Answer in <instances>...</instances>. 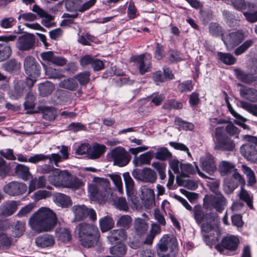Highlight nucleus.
Listing matches in <instances>:
<instances>
[{
	"label": "nucleus",
	"instance_id": "obj_1",
	"mask_svg": "<svg viewBox=\"0 0 257 257\" xmlns=\"http://www.w3.org/2000/svg\"><path fill=\"white\" fill-rule=\"evenodd\" d=\"M57 221L56 214L47 207H41L29 218V224L37 233L51 231Z\"/></svg>",
	"mask_w": 257,
	"mask_h": 257
},
{
	"label": "nucleus",
	"instance_id": "obj_2",
	"mask_svg": "<svg viewBox=\"0 0 257 257\" xmlns=\"http://www.w3.org/2000/svg\"><path fill=\"white\" fill-rule=\"evenodd\" d=\"M75 231L78 234L81 245L88 248L97 242L100 235L96 225L85 222L79 223L76 227Z\"/></svg>",
	"mask_w": 257,
	"mask_h": 257
},
{
	"label": "nucleus",
	"instance_id": "obj_3",
	"mask_svg": "<svg viewBox=\"0 0 257 257\" xmlns=\"http://www.w3.org/2000/svg\"><path fill=\"white\" fill-rule=\"evenodd\" d=\"M48 180L50 183L55 186H62L72 189H78L83 185L82 181L76 177L72 176L70 173L66 171H60L54 172L49 176Z\"/></svg>",
	"mask_w": 257,
	"mask_h": 257
},
{
	"label": "nucleus",
	"instance_id": "obj_4",
	"mask_svg": "<svg viewBox=\"0 0 257 257\" xmlns=\"http://www.w3.org/2000/svg\"><path fill=\"white\" fill-rule=\"evenodd\" d=\"M156 250L160 257H175L178 252L176 239L172 235H164L158 243Z\"/></svg>",
	"mask_w": 257,
	"mask_h": 257
},
{
	"label": "nucleus",
	"instance_id": "obj_5",
	"mask_svg": "<svg viewBox=\"0 0 257 257\" xmlns=\"http://www.w3.org/2000/svg\"><path fill=\"white\" fill-rule=\"evenodd\" d=\"M214 149L222 151H233L235 144L233 140L225 134L221 127H217L215 130Z\"/></svg>",
	"mask_w": 257,
	"mask_h": 257
},
{
	"label": "nucleus",
	"instance_id": "obj_6",
	"mask_svg": "<svg viewBox=\"0 0 257 257\" xmlns=\"http://www.w3.org/2000/svg\"><path fill=\"white\" fill-rule=\"evenodd\" d=\"M107 158L110 161H113V164L119 167L126 165L130 161L131 156L122 147H116L107 154Z\"/></svg>",
	"mask_w": 257,
	"mask_h": 257
},
{
	"label": "nucleus",
	"instance_id": "obj_7",
	"mask_svg": "<svg viewBox=\"0 0 257 257\" xmlns=\"http://www.w3.org/2000/svg\"><path fill=\"white\" fill-rule=\"evenodd\" d=\"M71 211L73 213L75 219L81 221L85 219L87 217L92 221L96 220V214L92 208H89L84 205H75L72 207Z\"/></svg>",
	"mask_w": 257,
	"mask_h": 257
},
{
	"label": "nucleus",
	"instance_id": "obj_8",
	"mask_svg": "<svg viewBox=\"0 0 257 257\" xmlns=\"http://www.w3.org/2000/svg\"><path fill=\"white\" fill-rule=\"evenodd\" d=\"M17 36L13 35L0 36V62L9 58L12 54V50L9 42L14 41Z\"/></svg>",
	"mask_w": 257,
	"mask_h": 257
},
{
	"label": "nucleus",
	"instance_id": "obj_9",
	"mask_svg": "<svg viewBox=\"0 0 257 257\" xmlns=\"http://www.w3.org/2000/svg\"><path fill=\"white\" fill-rule=\"evenodd\" d=\"M244 34L240 30L231 32L222 36V40L227 49H231L238 46L244 39Z\"/></svg>",
	"mask_w": 257,
	"mask_h": 257
},
{
	"label": "nucleus",
	"instance_id": "obj_10",
	"mask_svg": "<svg viewBox=\"0 0 257 257\" xmlns=\"http://www.w3.org/2000/svg\"><path fill=\"white\" fill-rule=\"evenodd\" d=\"M25 72L29 76L36 78L40 74L41 66L36 60L32 56H27L24 61Z\"/></svg>",
	"mask_w": 257,
	"mask_h": 257
},
{
	"label": "nucleus",
	"instance_id": "obj_11",
	"mask_svg": "<svg viewBox=\"0 0 257 257\" xmlns=\"http://www.w3.org/2000/svg\"><path fill=\"white\" fill-rule=\"evenodd\" d=\"M3 189L8 195L15 196L25 193L27 190V186L24 183L13 181L6 184Z\"/></svg>",
	"mask_w": 257,
	"mask_h": 257
},
{
	"label": "nucleus",
	"instance_id": "obj_12",
	"mask_svg": "<svg viewBox=\"0 0 257 257\" xmlns=\"http://www.w3.org/2000/svg\"><path fill=\"white\" fill-rule=\"evenodd\" d=\"M35 43V36L27 33L19 37L16 47L20 51H29L34 48Z\"/></svg>",
	"mask_w": 257,
	"mask_h": 257
},
{
	"label": "nucleus",
	"instance_id": "obj_13",
	"mask_svg": "<svg viewBox=\"0 0 257 257\" xmlns=\"http://www.w3.org/2000/svg\"><path fill=\"white\" fill-rule=\"evenodd\" d=\"M109 190V182L107 181H104L103 184L99 183L97 185H90L88 187L89 192L92 197L96 199L105 197Z\"/></svg>",
	"mask_w": 257,
	"mask_h": 257
},
{
	"label": "nucleus",
	"instance_id": "obj_14",
	"mask_svg": "<svg viewBox=\"0 0 257 257\" xmlns=\"http://www.w3.org/2000/svg\"><path fill=\"white\" fill-rule=\"evenodd\" d=\"M131 61L136 63L141 74L150 71L151 63L150 57H147L144 54L135 56L131 58Z\"/></svg>",
	"mask_w": 257,
	"mask_h": 257
},
{
	"label": "nucleus",
	"instance_id": "obj_15",
	"mask_svg": "<svg viewBox=\"0 0 257 257\" xmlns=\"http://www.w3.org/2000/svg\"><path fill=\"white\" fill-rule=\"evenodd\" d=\"M26 91L25 81L15 79L13 81V87L9 90L8 94L11 98L17 99L23 96Z\"/></svg>",
	"mask_w": 257,
	"mask_h": 257
},
{
	"label": "nucleus",
	"instance_id": "obj_16",
	"mask_svg": "<svg viewBox=\"0 0 257 257\" xmlns=\"http://www.w3.org/2000/svg\"><path fill=\"white\" fill-rule=\"evenodd\" d=\"M141 198L145 206L147 208L152 207L155 202V193L152 189L147 186L141 188Z\"/></svg>",
	"mask_w": 257,
	"mask_h": 257
},
{
	"label": "nucleus",
	"instance_id": "obj_17",
	"mask_svg": "<svg viewBox=\"0 0 257 257\" xmlns=\"http://www.w3.org/2000/svg\"><path fill=\"white\" fill-rule=\"evenodd\" d=\"M241 155L248 161L257 164V149L249 143L242 145L240 149Z\"/></svg>",
	"mask_w": 257,
	"mask_h": 257
},
{
	"label": "nucleus",
	"instance_id": "obj_18",
	"mask_svg": "<svg viewBox=\"0 0 257 257\" xmlns=\"http://www.w3.org/2000/svg\"><path fill=\"white\" fill-rule=\"evenodd\" d=\"M216 194L215 196H212L208 198V203L217 211L221 212L226 204L227 200L220 192H216Z\"/></svg>",
	"mask_w": 257,
	"mask_h": 257
},
{
	"label": "nucleus",
	"instance_id": "obj_19",
	"mask_svg": "<svg viewBox=\"0 0 257 257\" xmlns=\"http://www.w3.org/2000/svg\"><path fill=\"white\" fill-rule=\"evenodd\" d=\"M200 163L203 170L209 174L212 175L217 170L214 157L209 154H207L204 157H201Z\"/></svg>",
	"mask_w": 257,
	"mask_h": 257
},
{
	"label": "nucleus",
	"instance_id": "obj_20",
	"mask_svg": "<svg viewBox=\"0 0 257 257\" xmlns=\"http://www.w3.org/2000/svg\"><path fill=\"white\" fill-rule=\"evenodd\" d=\"M180 171L179 175L177 177H180L182 178H186L190 175L195 174L196 171L201 176H203V174L200 172L198 166L195 164V167L190 164H180Z\"/></svg>",
	"mask_w": 257,
	"mask_h": 257
},
{
	"label": "nucleus",
	"instance_id": "obj_21",
	"mask_svg": "<svg viewBox=\"0 0 257 257\" xmlns=\"http://www.w3.org/2000/svg\"><path fill=\"white\" fill-rule=\"evenodd\" d=\"M35 242L38 247L46 248L52 246L55 244V240L53 235L43 234L37 236Z\"/></svg>",
	"mask_w": 257,
	"mask_h": 257
},
{
	"label": "nucleus",
	"instance_id": "obj_22",
	"mask_svg": "<svg viewBox=\"0 0 257 257\" xmlns=\"http://www.w3.org/2000/svg\"><path fill=\"white\" fill-rule=\"evenodd\" d=\"M237 85L242 86L239 90L240 94L242 97L252 102H257V90L253 88L242 86L239 83Z\"/></svg>",
	"mask_w": 257,
	"mask_h": 257
},
{
	"label": "nucleus",
	"instance_id": "obj_23",
	"mask_svg": "<svg viewBox=\"0 0 257 257\" xmlns=\"http://www.w3.org/2000/svg\"><path fill=\"white\" fill-rule=\"evenodd\" d=\"M18 203L17 201L11 200L6 202L0 207V212L5 216L13 214L17 210Z\"/></svg>",
	"mask_w": 257,
	"mask_h": 257
},
{
	"label": "nucleus",
	"instance_id": "obj_24",
	"mask_svg": "<svg viewBox=\"0 0 257 257\" xmlns=\"http://www.w3.org/2000/svg\"><path fill=\"white\" fill-rule=\"evenodd\" d=\"M154 156V152L153 151H149L140 155L138 157H136L133 160V163L137 167H140L144 165H150Z\"/></svg>",
	"mask_w": 257,
	"mask_h": 257
},
{
	"label": "nucleus",
	"instance_id": "obj_25",
	"mask_svg": "<svg viewBox=\"0 0 257 257\" xmlns=\"http://www.w3.org/2000/svg\"><path fill=\"white\" fill-rule=\"evenodd\" d=\"M126 237V232L125 230L124 229H119L111 230L108 238L112 244H114L117 242H120L125 240Z\"/></svg>",
	"mask_w": 257,
	"mask_h": 257
},
{
	"label": "nucleus",
	"instance_id": "obj_26",
	"mask_svg": "<svg viewBox=\"0 0 257 257\" xmlns=\"http://www.w3.org/2000/svg\"><path fill=\"white\" fill-rule=\"evenodd\" d=\"M32 11L36 13L37 15L41 18H44V25L46 27H50L52 26L51 21L53 20V17L48 14L47 12L41 9L37 5L33 6Z\"/></svg>",
	"mask_w": 257,
	"mask_h": 257
},
{
	"label": "nucleus",
	"instance_id": "obj_27",
	"mask_svg": "<svg viewBox=\"0 0 257 257\" xmlns=\"http://www.w3.org/2000/svg\"><path fill=\"white\" fill-rule=\"evenodd\" d=\"M106 149V147L103 145H100L97 143L93 144L90 147L88 157L91 159H98L104 154Z\"/></svg>",
	"mask_w": 257,
	"mask_h": 257
},
{
	"label": "nucleus",
	"instance_id": "obj_28",
	"mask_svg": "<svg viewBox=\"0 0 257 257\" xmlns=\"http://www.w3.org/2000/svg\"><path fill=\"white\" fill-rule=\"evenodd\" d=\"M238 243V238L234 235L226 236L221 241L222 247L230 250H235L237 247Z\"/></svg>",
	"mask_w": 257,
	"mask_h": 257
},
{
	"label": "nucleus",
	"instance_id": "obj_29",
	"mask_svg": "<svg viewBox=\"0 0 257 257\" xmlns=\"http://www.w3.org/2000/svg\"><path fill=\"white\" fill-rule=\"evenodd\" d=\"M54 201L55 203L62 208H67L72 204L70 198L62 193H57L54 196Z\"/></svg>",
	"mask_w": 257,
	"mask_h": 257
},
{
	"label": "nucleus",
	"instance_id": "obj_30",
	"mask_svg": "<svg viewBox=\"0 0 257 257\" xmlns=\"http://www.w3.org/2000/svg\"><path fill=\"white\" fill-rule=\"evenodd\" d=\"M59 87L70 91H75L78 88V84L75 78H68L61 81Z\"/></svg>",
	"mask_w": 257,
	"mask_h": 257
},
{
	"label": "nucleus",
	"instance_id": "obj_31",
	"mask_svg": "<svg viewBox=\"0 0 257 257\" xmlns=\"http://www.w3.org/2000/svg\"><path fill=\"white\" fill-rule=\"evenodd\" d=\"M15 173L19 178L24 181L29 180L31 177L29 167L22 164H18L16 166Z\"/></svg>",
	"mask_w": 257,
	"mask_h": 257
},
{
	"label": "nucleus",
	"instance_id": "obj_32",
	"mask_svg": "<svg viewBox=\"0 0 257 257\" xmlns=\"http://www.w3.org/2000/svg\"><path fill=\"white\" fill-rule=\"evenodd\" d=\"M55 89V86L52 82L46 81L40 83L39 85V90L42 96H47Z\"/></svg>",
	"mask_w": 257,
	"mask_h": 257
},
{
	"label": "nucleus",
	"instance_id": "obj_33",
	"mask_svg": "<svg viewBox=\"0 0 257 257\" xmlns=\"http://www.w3.org/2000/svg\"><path fill=\"white\" fill-rule=\"evenodd\" d=\"M142 181L144 182L154 183L157 179L156 172L150 168H145L142 169Z\"/></svg>",
	"mask_w": 257,
	"mask_h": 257
},
{
	"label": "nucleus",
	"instance_id": "obj_34",
	"mask_svg": "<svg viewBox=\"0 0 257 257\" xmlns=\"http://www.w3.org/2000/svg\"><path fill=\"white\" fill-rule=\"evenodd\" d=\"M193 214L195 220L198 224L202 222L208 220V217L210 215L209 214H205L202 208L199 205H196L193 209Z\"/></svg>",
	"mask_w": 257,
	"mask_h": 257
},
{
	"label": "nucleus",
	"instance_id": "obj_35",
	"mask_svg": "<svg viewBox=\"0 0 257 257\" xmlns=\"http://www.w3.org/2000/svg\"><path fill=\"white\" fill-rule=\"evenodd\" d=\"M234 164L230 161H222L218 165V171L222 176L227 175L234 169Z\"/></svg>",
	"mask_w": 257,
	"mask_h": 257
},
{
	"label": "nucleus",
	"instance_id": "obj_36",
	"mask_svg": "<svg viewBox=\"0 0 257 257\" xmlns=\"http://www.w3.org/2000/svg\"><path fill=\"white\" fill-rule=\"evenodd\" d=\"M236 78L242 82L246 83H250L255 81L253 74L246 73L240 69L234 70Z\"/></svg>",
	"mask_w": 257,
	"mask_h": 257
},
{
	"label": "nucleus",
	"instance_id": "obj_37",
	"mask_svg": "<svg viewBox=\"0 0 257 257\" xmlns=\"http://www.w3.org/2000/svg\"><path fill=\"white\" fill-rule=\"evenodd\" d=\"M155 158L160 161H166L172 157V153L166 147H160L157 149L154 153Z\"/></svg>",
	"mask_w": 257,
	"mask_h": 257
},
{
	"label": "nucleus",
	"instance_id": "obj_38",
	"mask_svg": "<svg viewBox=\"0 0 257 257\" xmlns=\"http://www.w3.org/2000/svg\"><path fill=\"white\" fill-rule=\"evenodd\" d=\"M26 229V224L21 221H18L13 226L11 235L15 237H19L22 236Z\"/></svg>",
	"mask_w": 257,
	"mask_h": 257
},
{
	"label": "nucleus",
	"instance_id": "obj_39",
	"mask_svg": "<svg viewBox=\"0 0 257 257\" xmlns=\"http://www.w3.org/2000/svg\"><path fill=\"white\" fill-rule=\"evenodd\" d=\"M58 149H60V152L62 154V156H60L59 154L57 153H53L51 155H57L56 157V161L53 159H51V163H53L56 166L58 167V164L62 161L63 160L67 159L69 157V154L68 152V147L65 146H62L61 147L58 146L57 147Z\"/></svg>",
	"mask_w": 257,
	"mask_h": 257
},
{
	"label": "nucleus",
	"instance_id": "obj_40",
	"mask_svg": "<svg viewBox=\"0 0 257 257\" xmlns=\"http://www.w3.org/2000/svg\"><path fill=\"white\" fill-rule=\"evenodd\" d=\"M46 180L44 176H40L38 178L32 179L29 184V192L34 191L36 188H43L45 186Z\"/></svg>",
	"mask_w": 257,
	"mask_h": 257
},
{
	"label": "nucleus",
	"instance_id": "obj_41",
	"mask_svg": "<svg viewBox=\"0 0 257 257\" xmlns=\"http://www.w3.org/2000/svg\"><path fill=\"white\" fill-rule=\"evenodd\" d=\"M114 225V221L110 216H104L99 219V225L102 232H106L110 230L113 227Z\"/></svg>",
	"mask_w": 257,
	"mask_h": 257
},
{
	"label": "nucleus",
	"instance_id": "obj_42",
	"mask_svg": "<svg viewBox=\"0 0 257 257\" xmlns=\"http://www.w3.org/2000/svg\"><path fill=\"white\" fill-rule=\"evenodd\" d=\"M3 67L5 70L8 72L14 73L20 70L21 65L20 62L14 59L4 64Z\"/></svg>",
	"mask_w": 257,
	"mask_h": 257
},
{
	"label": "nucleus",
	"instance_id": "obj_43",
	"mask_svg": "<svg viewBox=\"0 0 257 257\" xmlns=\"http://www.w3.org/2000/svg\"><path fill=\"white\" fill-rule=\"evenodd\" d=\"M56 157L57 155H45L42 154H36L30 157L28 159V162L36 164L39 161H45L48 159L49 163H52L51 159H53L54 160L56 161Z\"/></svg>",
	"mask_w": 257,
	"mask_h": 257
},
{
	"label": "nucleus",
	"instance_id": "obj_44",
	"mask_svg": "<svg viewBox=\"0 0 257 257\" xmlns=\"http://www.w3.org/2000/svg\"><path fill=\"white\" fill-rule=\"evenodd\" d=\"M206 221L207 222H204L201 226L202 236L206 241H207V239H209V241H213L214 239L211 238V232L213 230V227L210 223L208 222V220Z\"/></svg>",
	"mask_w": 257,
	"mask_h": 257
},
{
	"label": "nucleus",
	"instance_id": "obj_45",
	"mask_svg": "<svg viewBox=\"0 0 257 257\" xmlns=\"http://www.w3.org/2000/svg\"><path fill=\"white\" fill-rule=\"evenodd\" d=\"M123 177L126 193L127 195L133 194L135 186V182L131 177L128 172L124 173L122 175Z\"/></svg>",
	"mask_w": 257,
	"mask_h": 257
},
{
	"label": "nucleus",
	"instance_id": "obj_46",
	"mask_svg": "<svg viewBox=\"0 0 257 257\" xmlns=\"http://www.w3.org/2000/svg\"><path fill=\"white\" fill-rule=\"evenodd\" d=\"M56 236L58 239L64 242H68L71 238L70 232L68 229L60 227L56 229Z\"/></svg>",
	"mask_w": 257,
	"mask_h": 257
},
{
	"label": "nucleus",
	"instance_id": "obj_47",
	"mask_svg": "<svg viewBox=\"0 0 257 257\" xmlns=\"http://www.w3.org/2000/svg\"><path fill=\"white\" fill-rule=\"evenodd\" d=\"M242 170L243 173L246 176L247 179V184L252 186L256 182V178L253 171L246 165H242Z\"/></svg>",
	"mask_w": 257,
	"mask_h": 257
},
{
	"label": "nucleus",
	"instance_id": "obj_48",
	"mask_svg": "<svg viewBox=\"0 0 257 257\" xmlns=\"http://www.w3.org/2000/svg\"><path fill=\"white\" fill-rule=\"evenodd\" d=\"M126 251V246L121 243L114 245L110 248V253L118 257H121L125 254Z\"/></svg>",
	"mask_w": 257,
	"mask_h": 257
},
{
	"label": "nucleus",
	"instance_id": "obj_49",
	"mask_svg": "<svg viewBox=\"0 0 257 257\" xmlns=\"http://www.w3.org/2000/svg\"><path fill=\"white\" fill-rule=\"evenodd\" d=\"M217 57L222 63L229 65L234 64L236 61L234 57L229 53L219 52L217 53Z\"/></svg>",
	"mask_w": 257,
	"mask_h": 257
},
{
	"label": "nucleus",
	"instance_id": "obj_50",
	"mask_svg": "<svg viewBox=\"0 0 257 257\" xmlns=\"http://www.w3.org/2000/svg\"><path fill=\"white\" fill-rule=\"evenodd\" d=\"M176 180L179 185H183L189 189L194 190L198 187V185L196 182L188 179L177 177Z\"/></svg>",
	"mask_w": 257,
	"mask_h": 257
},
{
	"label": "nucleus",
	"instance_id": "obj_51",
	"mask_svg": "<svg viewBox=\"0 0 257 257\" xmlns=\"http://www.w3.org/2000/svg\"><path fill=\"white\" fill-rule=\"evenodd\" d=\"M132 219L128 215H123L119 217L116 221V225L117 227H122L124 229L129 228L132 224Z\"/></svg>",
	"mask_w": 257,
	"mask_h": 257
},
{
	"label": "nucleus",
	"instance_id": "obj_52",
	"mask_svg": "<svg viewBox=\"0 0 257 257\" xmlns=\"http://www.w3.org/2000/svg\"><path fill=\"white\" fill-rule=\"evenodd\" d=\"M238 196L241 200L246 203L249 208H253L252 202V197L247 191L243 188L242 186L241 187V190L238 194Z\"/></svg>",
	"mask_w": 257,
	"mask_h": 257
},
{
	"label": "nucleus",
	"instance_id": "obj_53",
	"mask_svg": "<svg viewBox=\"0 0 257 257\" xmlns=\"http://www.w3.org/2000/svg\"><path fill=\"white\" fill-rule=\"evenodd\" d=\"M209 33L213 36L219 37L223 36L224 30L217 23H211L209 26Z\"/></svg>",
	"mask_w": 257,
	"mask_h": 257
},
{
	"label": "nucleus",
	"instance_id": "obj_54",
	"mask_svg": "<svg viewBox=\"0 0 257 257\" xmlns=\"http://www.w3.org/2000/svg\"><path fill=\"white\" fill-rule=\"evenodd\" d=\"M134 227L137 233L141 235L147 230L148 226L145 220L138 218L135 220Z\"/></svg>",
	"mask_w": 257,
	"mask_h": 257
},
{
	"label": "nucleus",
	"instance_id": "obj_55",
	"mask_svg": "<svg viewBox=\"0 0 257 257\" xmlns=\"http://www.w3.org/2000/svg\"><path fill=\"white\" fill-rule=\"evenodd\" d=\"M45 72L46 74L50 79L60 80L65 77V76L61 73L60 70L52 67H48L46 68Z\"/></svg>",
	"mask_w": 257,
	"mask_h": 257
},
{
	"label": "nucleus",
	"instance_id": "obj_56",
	"mask_svg": "<svg viewBox=\"0 0 257 257\" xmlns=\"http://www.w3.org/2000/svg\"><path fill=\"white\" fill-rule=\"evenodd\" d=\"M152 166L156 169L158 172L160 178L161 180H164L166 178V164L165 163H161L159 162H153Z\"/></svg>",
	"mask_w": 257,
	"mask_h": 257
},
{
	"label": "nucleus",
	"instance_id": "obj_57",
	"mask_svg": "<svg viewBox=\"0 0 257 257\" xmlns=\"http://www.w3.org/2000/svg\"><path fill=\"white\" fill-rule=\"evenodd\" d=\"M90 75L89 71H85L77 74L74 78L81 85H85L88 83L90 81Z\"/></svg>",
	"mask_w": 257,
	"mask_h": 257
},
{
	"label": "nucleus",
	"instance_id": "obj_58",
	"mask_svg": "<svg viewBox=\"0 0 257 257\" xmlns=\"http://www.w3.org/2000/svg\"><path fill=\"white\" fill-rule=\"evenodd\" d=\"M183 107V104L181 102L176 101L174 99H170L166 101L163 105L162 108L165 109H181Z\"/></svg>",
	"mask_w": 257,
	"mask_h": 257
},
{
	"label": "nucleus",
	"instance_id": "obj_59",
	"mask_svg": "<svg viewBox=\"0 0 257 257\" xmlns=\"http://www.w3.org/2000/svg\"><path fill=\"white\" fill-rule=\"evenodd\" d=\"M223 19L226 23L229 26H233L236 22L235 16L229 11L224 10L222 11Z\"/></svg>",
	"mask_w": 257,
	"mask_h": 257
},
{
	"label": "nucleus",
	"instance_id": "obj_60",
	"mask_svg": "<svg viewBox=\"0 0 257 257\" xmlns=\"http://www.w3.org/2000/svg\"><path fill=\"white\" fill-rule=\"evenodd\" d=\"M43 117L48 120H52L55 118L56 111L53 107H45L43 109Z\"/></svg>",
	"mask_w": 257,
	"mask_h": 257
},
{
	"label": "nucleus",
	"instance_id": "obj_61",
	"mask_svg": "<svg viewBox=\"0 0 257 257\" xmlns=\"http://www.w3.org/2000/svg\"><path fill=\"white\" fill-rule=\"evenodd\" d=\"M165 98L163 94H159L158 93H154L147 97V99L156 106L160 105Z\"/></svg>",
	"mask_w": 257,
	"mask_h": 257
},
{
	"label": "nucleus",
	"instance_id": "obj_62",
	"mask_svg": "<svg viewBox=\"0 0 257 257\" xmlns=\"http://www.w3.org/2000/svg\"><path fill=\"white\" fill-rule=\"evenodd\" d=\"M114 204L116 208L122 211H126L128 209V206L126 199L124 197H120L114 200Z\"/></svg>",
	"mask_w": 257,
	"mask_h": 257
},
{
	"label": "nucleus",
	"instance_id": "obj_63",
	"mask_svg": "<svg viewBox=\"0 0 257 257\" xmlns=\"http://www.w3.org/2000/svg\"><path fill=\"white\" fill-rule=\"evenodd\" d=\"M36 97L35 95L31 92H29L27 94L26 101L24 105L26 109H32L35 107V101Z\"/></svg>",
	"mask_w": 257,
	"mask_h": 257
},
{
	"label": "nucleus",
	"instance_id": "obj_64",
	"mask_svg": "<svg viewBox=\"0 0 257 257\" xmlns=\"http://www.w3.org/2000/svg\"><path fill=\"white\" fill-rule=\"evenodd\" d=\"M240 106L255 116H257V104H252L248 102L240 101Z\"/></svg>",
	"mask_w": 257,
	"mask_h": 257
}]
</instances>
